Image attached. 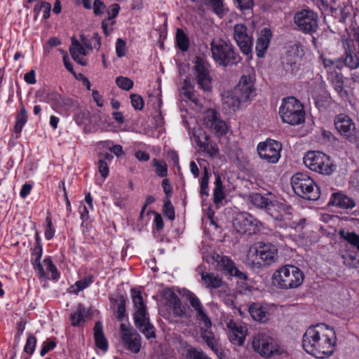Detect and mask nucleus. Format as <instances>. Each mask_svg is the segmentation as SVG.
Segmentation results:
<instances>
[{"mask_svg":"<svg viewBox=\"0 0 359 359\" xmlns=\"http://www.w3.org/2000/svg\"><path fill=\"white\" fill-rule=\"evenodd\" d=\"M337 340L334 330L320 323L306 329L302 337V347L307 353L317 358H325L334 353Z\"/></svg>","mask_w":359,"mask_h":359,"instance_id":"1","label":"nucleus"},{"mask_svg":"<svg viewBox=\"0 0 359 359\" xmlns=\"http://www.w3.org/2000/svg\"><path fill=\"white\" fill-rule=\"evenodd\" d=\"M278 248L271 243L257 242L250 246L246 255V264L256 268L270 266L278 259Z\"/></svg>","mask_w":359,"mask_h":359,"instance_id":"2","label":"nucleus"},{"mask_svg":"<svg viewBox=\"0 0 359 359\" xmlns=\"http://www.w3.org/2000/svg\"><path fill=\"white\" fill-rule=\"evenodd\" d=\"M255 91L253 83L248 76L241 77L234 88L224 97L223 104L233 111L238 110L241 104L248 102Z\"/></svg>","mask_w":359,"mask_h":359,"instance_id":"3","label":"nucleus"},{"mask_svg":"<svg viewBox=\"0 0 359 359\" xmlns=\"http://www.w3.org/2000/svg\"><path fill=\"white\" fill-rule=\"evenodd\" d=\"M132 299L134 307L136 309L133 314L135 325L147 339L155 338L154 327L149 320L147 306L140 290L135 288L131 290Z\"/></svg>","mask_w":359,"mask_h":359,"instance_id":"4","label":"nucleus"},{"mask_svg":"<svg viewBox=\"0 0 359 359\" xmlns=\"http://www.w3.org/2000/svg\"><path fill=\"white\" fill-rule=\"evenodd\" d=\"M210 50L213 60L224 67L237 65L242 60L235 47L224 40L213 39Z\"/></svg>","mask_w":359,"mask_h":359,"instance_id":"5","label":"nucleus"},{"mask_svg":"<svg viewBox=\"0 0 359 359\" xmlns=\"http://www.w3.org/2000/svg\"><path fill=\"white\" fill-rule=\"evenodd\" d=\"M302 271L295 266L285 265L273 274L274 283L282 289L298 287L304 280Z\"/></svg>","mask_w":359,"mask_h":359,"instance_id":"6","label":"nucleus"},{"mask_svg":"<svg viewBox=\"0 0 359 359\" xmlns=\"http://www.w3.org/2000/svg\"><path fill=\"white\" fill-rule=\"evenodd\" d=\"M291 185L294 193L299 197L312 201L320 198L319 188L306 174H294L291 178Z\"/></svg>","mask_w":359,"mask_h":359,"instance_id":"7","label":"nucleus"},{"mask_svg":"<svg viewBox=\"0 0 359 359\" xmlns=\"http://www.w3.org/2000/svg\"><path fill=\"white\" fill-rule=\"evenodd\" d=\"M279 114L284 123L292 126L299 125L305 119L303 106L294 97L283 99L279 109Z\"/></svg>","mask_w":359,"mask_h":359,"instance_id":"8","label":"nucleus"},{"mask_svg":"<svg viewBox=\"0 0 359 359\" xmlns=\"http://www.w3.org/2000/svg\"><path fill=\"white\" fill-rule=\"evenodd\" d=\"M304 163L311 170L320 174L329 175L333 172L330 156L320 151L307 152L304 157Z\"/></svg>","mask_w":359,"mask_h":359,"instance_id":"9","label":"nucleus"},{"mask_svg":"<svg viewBox=\"0 0 359 359\" xmlns=\"http://www.w3.org/2000/svg\"><path fill=\"white\" fill-rule=\"evenodd\" d=\"M193 63L194 80L200 89L204 92L210 91L212 79L210 75L209 63L199 56L194 58Z\"/></svg>","mask_w":359,"mask_h":359,"instance_id":"10","label":"nucleus"},{"mask_svg":"<svg viewBox=\"0 0 359 359\" xmlns=\"http://www.w3.org/2000/svg\"><path fill=\"white\" fill-rule=\"evenodd\" d=\"M252 347L255 351L265 358L280 355L284 352L272 337L264 333H258L254 337Z\"/></svg>","mask_w":359,"mask_h":359,"instance_id":"11","label":"nucleus"},{"mask_svg":"<svg viewBox=\"0 0 359 359\" xmlns=\"http://www.w3.org/2000/svg\"><path fill=\"white\" fill-rule=\"evenodd\" d=\"M294 22L299 30L306 34L317 32L318 28V15L311 10H302L295 13Z\"/></svg>","mask_w":359,"mask_h":359,"instance_id":"12","label":"nucleus"},{"mask_svg":"<svg viewBox=\"0 0 359 359\" xmlns=\"http://www.w3.org/2000/svg\"><path fill=\"white\" fill-rule=\"evenodd\" d=\"M233 37L244 55H248L252 53L253 37L245 25L236 24L234 25Z\"/></svg>","mask_w":359,"mask_h":359,"instance_id":"13","label":"nucleus"},{"mask_svg":"<svg viewBox=\"0 0 359 359\" xmlns=\"http://www.w3.org/2000/svg\"><path fill=\"white\" fill-rule=\"evenodd\" d=\"M257 149L261 158L269 163H276L280 158L282 145L278 141L267 140L266 142H260Z\"/></svg>","mask_w":359,"mask_h":359,"instance_id":"14","label":"nucleus"},{"mask_svg":"<svg viewBox=\"0 0 359 359\" xmlns=\"http://www.w3.org/2000/svg\"><path fill=\"white\" fill-rule=\"evenodd\" d=\"M262 226V222L249 213H243L239 216L235 223L238 232L252 235L256 233Z\"/></svg>","mask_w":359,"mask_h":359,"instance_id":"15","label":"nucleus"},{"mask_svg":"<svg viewBox=\"0 0 359 359\" xmlns=\"http://www.w3.org/2000/svg\"><path fill=\"white\" fill-rule=\"evenodd\" d=\"M226 332L231 344L240 346L243 345L248 332L245 325L231 320L226 323Z\"/></svg>","mask_w":359,"mask_h":359,"instance_id":"16","label":"nucleus"},{"mask_svg":"<svg viewBox=\"0 0 359 359\" xmlns=\"http://www.w3.org/2000/svg\"><path fill=\"white\" fill-rule=\"evenodd\" d=\"M203 124L218 135L225 134L227 130L225 122L220 118L219 114L214 109H208L205 112Z\"/></svg>","mask_w":359,"mask_h":359,"instance_id":"17","label":"nucleus"},{"mask_svg":"<svg viewBox=\"0 0 359 359\" xmlns=\"http://www.w3.org/2000/svg\"><path fill=\"white\" fill-rule=\"evenodd\" d=\"M334 123L335 128L341 135L347 138L354 135L355 123L348 116L344 114L337 115L334 118Z\"/></svg>","mask_w":359,"mask_h":359,"instance_id":"18","label":"nucleus"},{"mask_svg":"<svg viewBox=\"0 0 359 359\" xmlns=\"http://www.w3.org/2000/svg\"><path fill=\"white\" fill-rule=\"evenodd\" d=\"M187 299L189 302L191 306L195 309L197 312V318L198 320L204 324L205 326L208 327L211 326V321L210 318L206 315L203 306L201 303L199 299L196 296L193 292H189L187 294Z\"/></svg>","mask_w":359,"mask_h":359,"instance_id":"19","label":"nucleus"},{"mask_svg":"<svg viewBox=\"0 0 359 359\" xmlns=\"http://www.w3.org/2000/svg\"><path fill=\"white\" fill-rule=\"evenodd\" d=\"M271 37L272 33L270 29L264 28L261 30L255 46L256 55L258 57L262 58L265 55Z\"/></svg>","mask_w":359,"mask_h":359,"instance_id":"20","label":"nucleus"},{"mask_svg":"<svg viewBox=\"0 0 359 359\" xmlns=\"http://www.w3.org/2000/svg\"><path fill=\"white\" fill-rule=\"evenodd\" d=\"M216 261L218 266L226 270L230 275L238 277L241 279L246 278V276L238 269L234 262L228 257L217 255Z\"/></svg>","mask_w":359,"mask_h":359,"instance_id":"21","label":"nucleus"},{"mask_svg":"<svg viewBox=\"0 0 359 359\" xmlns=\"http://www.w3.org/2000/svg\"><path fill=\"white\" fill-rule=\"evenodd\" d=\"M69 52L75 62L82 66L87 65V60L84 58L87 55V51L75 37L72 38V46L69 48Z\"/></svg>","mask_w":359,"mask_h":359,"instance_id":"22","label":"nucleus"},{"mask_svg":"<svg viewBox=\"0 0 359 359\" xmlns=\"http://www.w3.org/2000/svg\"><path fill=\"white\" fill-rule=\"evenodd\" d=\"M329 205H336L342 209H352L355 206V203L351 198L338 192L332 194Z\"/></svg>","mask_w":359,"mask_h":359,"instance_id":"23","label":"nucleus"},{"mask_svg":"<svg viewBox=\"0 0 359 359\" xmlns=\"http://www.w3.org/2000/svg\"><path fill=\"white\" fill-rule=\"evenodd\" d=\"M122 341L126 348L131 352L134 353L140 352L142 347V338L136 331L132 334H126Z\"/></svg>","mask_w":359,"mask_h":359,"instance_id":"24","label":"nucleus"},{"mask_svg":"<svg viewBox=\"0 0 359 359\" xmlns=\"http://www.w3.org/2000/svg\"><path fill=\"white\" fill-rule=\"evenodd\" d=\"M201 325V336L205 341L206 344L216 354L219 353V347L213 332L210 330L211 326L206 327L203 323L200 322Z\"/></svg>","mask_w":359,"mask_h":359,"instance_id":"25","label":"nucleus"},{"mask_svg":"<svg viewBox=\"0 0 359 359\" xmlns=\"http://www.w3.org/2000/svg\"><path fill=\"white\" fill-rule=\"evenodd\" d=\"M94 337L96 346L101 350L106 351L108 348V342L103 332L101 322H96L94 328Z\"/></svg>","mask_w":359,"mask_h":359,"instance_id":"26","label":"nucleus"},{"mask_svg":"<svg viewBox=\"0 0 359 359\" xmlns=\"http://www.w3.org/2000/svg\"><path fill=\"white\" fill-rule=\"evenodd\" d=\"M248 198L252 204L259 208L270 210L273 205L272 202L268 198L258 193L249 195Z\"/></svg>","mask_w":359,"mask_h":359,"instance_id":"27","label":"nucleus"},{"mask_svg":"<svg viewBox=\"0 0 359 359\" xmlns=\"http://www.w3.org/2000/svg\"><path fill=\"white\" fill-rule=\"evenodd\" d=\"M249 312L256 321L265 323L268 320L266 309L259 304H252L249 308Z\"/></svg>","mask_w":359,"mask_h":359,"instance_id":"28","label":"nucleus"},{"mask_svg":"<svg viewBox=\"0 0 359 359\" xmlns=\"http://www.w3.org/2000/svg\"><path fill=\"white\" fill-rule=\"evenodd\" d=\"M205 4L210 6L212 12L220 18L228 13V8L225 6L223 0H205Z\"/></svg>","mask_w":359,"mask_h":359,"instance_id":"29","label":"nucleus"},{"mask_svg":"<svg viewBox=\"0 0 359 359\" xmlns=\"http://www.w3.org/2000/svg\"><path fill=\"white\" fill-rule=\"evenodd\" d=\"M215 181L214 182L215 188L213 190L214 203L215 204L220 203L224 199L226 195L224 191V187L221 177L218 174H215Z\"/></svg>","mask_w":359,"mask_h":359,"instance_id":"30","label":"nucleus"},{"mask_svg":"<svg viewBox=\"0 0 359 359\" xmlns=\"http://www.w3.org/2000/svg\"><path fill=\"white\" fill-rule=\"evenodd\" d=\"M201 278L210 289H216L222 286L223 282L222 278L214 273H202Z\"/></svg>","mask_w":359,"mask_h":359,"instance_id":"31","label":"nucleus"},{"mask_svg":"<svg viewBox=\"0 0 359 359\" xmlns=\"http://www.w3.org/2000/svg\"><path fill=\"white\" fill-rule=\"evenodd\" d=\"M339 235L341 238L359 251V235L355 232L346 231L344 229H341L339 231Z\"/></svg>","mask_w":359,"mask_h":359,"instance_id":"32","label":"nucleus"},{"mask_svg":"<svg viewBox=\"0 0 359 359\" xmlns=\"http://www.w3.org/2000/svg\"><path fill=\"white\" fill-rule=\"evenodd\" d=\"M84 314L85 307L81 304H79L69 316L72 325L78 326L84 320Z\"/></svg>","mask_w":359,"mask_h":359,"instance_id":"33","label":"nucleus"},{"mask_svg":"<svg viewBox=\"0 0 359 359\" xmlns=\"http://www.w3.org/2000/svg\"><path fill=\"white\" fill-rule=\"evenodd\" d=\"M28 118L27 111L24 106H22L20 111L17 114L15 118V124L14 130L16 133H20Z\"/></svg>","mask_w":359,"mask_h":359,"instance_id":"34","label":"nucleus"},{"mask_svg":"<svg viewBox=\"0 0 359 359\" xmlns=\"http://www.w3.org/2000/svg\"><path fill=\"white\" fill-rule=\"evenodd\" d=\"M345 57L341 61L346 67L355 69L359 66V58L355 53H344Z\"/></svg>","mask_w":359,"mask_h":359,"instance_id":"35","label":"nucleus"},{"mask_svg":"<svg viewBox=\"0 0 359 359\" xmlns=\"http://www.w3.org/2000/svg\"><path fill=\"white\" fill-rule=\"evenodd\" d=\"M93 283L91 277H86L83 279L76 281L70 287V292L77 294L79 292L87 288Z\"/></svg>","mask_w":359,"mask_h":359,"instance_id":"36","label":"nucleus"},{"mask_svg":"<svg viewBox=\"0 0 359 359\" xmlns=\"http://www.w3.org/2000/svg\"><path fill=\"white\" fill-rule=\"evenodd\" d=\"M176 41L178 48L182 51L188 50L189 46V41L184 31L181 29H177Z\"/></svg>","mask_w":359,"mask_h":359,"instance_id":"37","label":"nucleus"},{"mask_svg":"<svg viewBox=\"0 0 359 359\" xmlns=\"http://www.w3.org/2000/svg\"><path fill=\"white\" fill-rule=\"evenodd\" d=\"M344 264L351 269L359 268V257L355 253H347L341 255Z\"/></svg>","mask_w":359,"mask_h":359,"instance_id":"38","label":"nucleus"},{"mask_svg":"<svg viewBox=\"0 0 359 359\" xmlns=\"http://www.w3.org/2000/svg\"><path fill=\"white\" fill-rule=\"evenodd\" d=\"M332 83L334 90L340 96L342 97L346 95L341 74L336 73L334 76H332Z\"/></svg>","mask_w":359,"mask_h":359,"instance_id":"39","label":"nucleus"},{"mask_svg":"<svg viewBox=\"0 0 359 359\" xmlns=\"http://www.w3.org/2000/svg\"><path fill=\"white\" fill-rule=\"evenodd\" d=\"M50 9L51 4L50 3L46 1H39L35 5L34 11L36 15L40 12H43V18L44 19H48L50 17Z\"/></svg>","mask_w":359,"mask_h":359,"instance_id":"40","label":"nucleus"},{"mask_svg":"<svg viewBox=\"0 0 359 359\" xmlns=\"http://www.w3.org/2000/svg\"><path fill=\"white\" fill-rule=\"evenodd\" d=\"M323 66L327 69V72L332 69H341L344 67L343 62L341 59L331 60L329 58L321 57Z\"/></svg>","mask_w":359,"mask_h":359,"instance_id":"41","label":"nucleus"},{"mask_svg":"<svg viewBox=\"0 0 359 359\" xmlns=\"http://www.w3.org/2000/svg\"><path fill=\"white\" fill-rule=\"evenodd\" d=\"M210 175L207 168H204L203 175L200 182V194L201 196H208V184Z\"/></svg>","mask_w":359,"mask_h":359,"instance_id":"42","label":"nucleus"},{"mask_svg":"<svg viewBox=\"0 0 359 359\" xmlns=\"http://www.w3.org/2000/svg\"><path fill=\"white\" fill-rule=\"evenodd\" d=\"M170 302L172 304L174 313L178 316H182L184 313V308L181 305L180 300L177 294L172 293L170 295Z\"/></svg>","mask_w":359,"mask_h":359,"instance_id":"43","label":"nucleus"},{"mask_svg":"<svg viewBox=\"0 0 359 359\" xmlns=\"http://www.w3.org/2000/svg\"><path fill=\"white\" fill-rule=\"evenodd\" d=\"M186 356L187 359H211L203 351L194 347L187 349Z\"/></svg>","mask_w":359,"mask_h":359,"instance_id":"44","label":"nucleus"},{"mask_svg":"<svg viewBox=\"0 0 359 359\" xmlns=\"http://www.w3.org/2000/svg\"><path fill=\"white\" fill-rule=\"evenodd\" d=\"M341 41L344 48V53H355L356 48L353 39L342 36Z\"/></svg>","mask_w":359,"mask_h":359,"instance_id":"45","label":"nucleus"},{"mask_svg":"<svg viewBox=\"0 0 359 359\" xmlns=\"http://www.w3.org/2000/svg\"><path fill=\"white\" fill-rule=\"evenodd\" d=\"M42 246L40 243V239L38 235H36V245L33 248V251L32 253V257H31V262L32 263H36L38 262H40V259L41 258L42 255Z\"/></svg>","mask_w":359,"mask_h":359,"instance_id":"46","label":"nucleus"},{"mask_svg":"<svg viewBox=\"0 0 359 359\" xmlns=\"http://www.w3.org/2000/svg\"><path fill=\"white\" fill-rule=\"evenodd\" d=\"M116 83L120 88L124 90H129L133 86V81L130 79L124 76H118L116 79Z\"/></svg>","mask_w":359,"mask_h":359,"instance_id":"47","label":"nucleus"},{"mask_svg":"<svg viewBox=\"0 0 359 359\" xmlns=\"http://www.w3.org/2000/svg\"><path fill=\"white\" fill-rule=\"evenodd\" d=\"M163 211L164 215L166 216L169 219L173 220L175 219V210L173 205L168 198L164 201Z\"/></svg>","mask_w":359,"mask_h":359,"instance_id":"48","label":"nucleus"},{"mask_svg":"<svg viewBox=\"0 0 359 359\" xmlns=\"http://www.w3.org/2000/svg\"><path fill=\"white\" fill-rule=\"evenodd\" d=\"M48 99L56 107H61L65 104L64 98L57 93L53 92L48 95Z\"/></svg>","mask_w":359,"mask_h":359,"instance_id":"49","label":"nucleus"},{"mask_svg":"<svg viewBox=\"0 0 359 359\" xmlns=\"http://www.w3.org/2000/svg\"><path fill=\"white\" fill-rule=\"evenodd\" d=\"M36 339L32 334L27 338V341L24 347V351L29 355L32 354L35 350Z\"/></svg>","mask_w":359,"mask_h":359,"instance_id":"50","label":"nucleus"},{"mask_svg":"<svg viewBox=\"0 0 359 359\" xmlns=\"http://www.w3.org/2000/svg\"><path fill=\"white\" fill-rule=\"evenodd\" d=\"M118 302V308H117V318L119 320H121L126 314V300L123 297H120V298L117 300Z\"/></svg>","mask_w":359,"mask_h":359,"instance_id":"51","label":"nucleus"},{"mask_svg":"<svg viewBox=\"0 0 359 359\" xmlns=\"http://www.w3.org/2000/svg\"><path fill=\"white\" fill-rule=\"evenodd\" d=\"M156 167V173L159 177H163L167 175V165L163 162H159L156 159L154 160Z\"/></svg>","mask_w":359,"mask_h":359,"instance_id":"52","label":"nucleus"},{"mask_svg":"<svg viewBox=\"0 0 359 359\" xmlns=\"http://www.w3.org/2000/svg\"><path fill=\"white\" fill-rule=\"evenodd\" d=\"M203 148V151L208 154L210 156H215L218 153V147L216 144L208 142L201 146Z\"/></svg>","mask_w":359,"mask_h":359,"instance_id":"53","label":"nucleus"},{"mask_svg":"<svg viewBox=\"0 0 359 359\" xmlns=\"http://www.w3.org/2000/svg\"><path fill=\"white\" fill-rule=\"evenodd\" d=\"M130 100L133 107L137 110H141L144 107V100L142 97L136 94L130 95Z\"/></svg>","mask_w":359,"mask_h":359,"instance_id":"54","label":"nucleus"},{"mask_svg":"<svg viewBox=\"0 0 359 359\" xmlns=\"http://www.w3.org/2000/svg\"><path fill=\"white\" fill-rule=\"evenodd\" d=\"M126 42L122 39H118L116 43V53L118 57H123L126 53Z\"/></svg>","mask_w":359,"mask_h":359,"instance_id":"55","label":"nucleus"},{"mask_svg":"<svg viewBox=\"0 0 359 359\" xmlns=\"http://www.w3.org/2000/svg\"><path fill=\"white\" fill-rule=\"evenodd\" d=\"M92 8L95 15H100L104 13L106 6L101 0H94Z\"/></svg>","mask_w":359,"mask_h":359,"instance_id":"56","label":"nucleus"},{"mask_svg":"<svg viewBox=\"0 0 359 359\" xmlns=\"http://www.w3.org/2000/svg\"><path fill=\"white\" fill-rule=\"evenodd\" d=\"M56 346V342L50 339L43 342V346L40 351V355L44 356L49 351L53 349Z\"/></svg>","mask_w":359,"mask_h":359,"instance_id":"57","label":"nucleus"},{"mask_svg":"<svg viewBox=\"0 0 359 359\" xmlns=\"http://www.w3.org/2000/svg\"><path fill=\"white\" fill-rule=\"evenodd\" d=\"M98 171L102 177L105 179L109 175V166L107 163L102 159H100L97 162Z\"/></svg>","mask_w":359,"mask_h":359,"instance_id":"58","label":"nucleus"},{"mask_svg":"<svg viewBox=\"0 0 359 359\" xmlns=\"http://www.w3.org/2000/svg\"><path fill=\"white\" fill-rule=\"evenodd\" d=\"M114 21L110 20V19H104L102 22V28L105 35L108 36L111 34L113 30V25Z\"/></svg>","mask_w":359,"mask_h":359,"instance_id":"59","label":"nucleus"},{"mask_svg":"<svg viewBox=\"0 0 359 359\" xmlns=\"http://www.w3.org/2000/svg\"><path fill=\"white\" fill-rule=\"evenodd\" d=\"M234 2L241 11L250 9L253 6V0H234Z\"/></svg>","mask_w":359,"mask_h":359,"instance_id":"60","label":"nucleus"},{"mask_svg":"<svg viewBox=\"0 0 359 359\" xmlns=\"http://www.w3.org/2000/svg\"><path fill=\"white\" fill-rule=\"evenodd\" d=\"M43 264L46 266L47 269L53 273V278H56L57 277V268L53 264L51 259L49 257L45 258Z\"/></svg>","mask_w":359,"mask_h":359,"instance_id":"61","label":"nucleus"},{"mask_svg":"<svg viewBox=\"0 0 359 359\" xmlns=\"http://www.w3.org/2000/svg\"><path fill=\"white\" fill-rule=\"evenodd\" d=\"M120 6L117 4H114L111 6L109 10L108 11L109 17L107 19H110L112 20L114 18H116L119 12Z\"/></svg>","mask_w":359,"mask_h":359,"instance_id":"62","label":"nucleus"},{"mask_svg":"<svg viewBox=\"0 0 359 359\" xmlns=\"http://www.w3.org/2000/svg\"><path fill=\"white\" fill-rule=\"evenodd\" d=\"M24 79L29 84H34L36 82L35 71L32 69L29 72L26 73L24 76Z\"/></svg>","mask_w":359,"mask_h":359,"instance_id":"63","label":"nucleus"},{"mask_svg":"<svg viewBox=\"0 0 359 359\" xmlns=\"http://www.w3.org/2000/svg\"><path fill=\"white\" fill-rule=\"evenodd\" d=\"M162 187L163 189V191L166 194L167 197H170L172 194V187L170 186V182L168 179L163 180L162 182Z\"/></svg>","mask_w":359,"mask_h":359,"instance_id":"64","label":"nucleus"}]
</instances>
